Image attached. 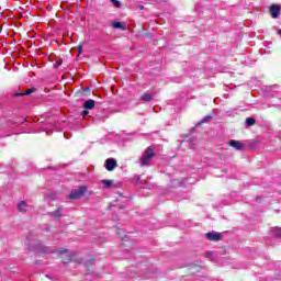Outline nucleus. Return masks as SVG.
Here are the masks:
<instances>
[{
	"mask_svg": "<svg viewBox=\"0 0 281 281\" xmlns=\"http://www.w3.org/2000/svg\"><path fill=\"white\" fill-rule=\"evenodd\" d=\"M60 256H67V259L63 258V262L67 265L70 260H74L75 262H78V265L82 263V258L77 257L76 254H72L68 249L60 248L59 249Z\"/></svg>",
	"mask_w": 281,
	"mask_h": 281,
	"instance_id": "1",
	"label": "nucleus"
},
{
	"mask_svg": "<svg viewBox=\"0 0 281 281\" xmlns=\"http://www.w3.org/2000/svg\"><path fill=\"white\" fill-rule=\"evenodd\" d=\"M246 124L247 126H254L256 124V120H254L252 117H247Z\"/></svg>",
	"mask_w": 281,
	"mask_h": 281,
	"instance_id": "16",
	"label": "nucleus"
},
{
	"mask_svg": "<svg viewBox=\"0 0 281 281\" xmlns=\"http://www.w3.org/2000/svg\"><path fill=\"white\" fill-rule=\"evenodd\" d=\"M206 258H212V252L211 251L206 252Z\"/></svg>",
	"mask_w": 281,
	"mask_h": 281,
	"instance_id": "20",
	"label": "nucleus"
},
{
	"mask_svg": "<svg viewBox=\"0 0 281 281\" xmlns=\"http://www.w3.org/2000/svg\"><path fill=\"white\" fill-rule=\"evenodd\" d=\"M80 54H82V46H78V56H80Z\"/></svg>",
	"mask_w": 281,
	"mask_h": 281,
	"instance_id": "19",
	"label": "nucleus"
},
{
	"mask_svg": "<svg viewBox=\"0 0 281 281\" xmlns=\"http://www.w3.org/2000/svg\"><path fill=\"white\" fill-rule=\"evenodd\" d=\"M83 106H85V109H93L95 106V101L90 99L85 102Z\"/></svg>",
	"mask_w": 281,
	"mask_h": 281,
	"instance_id": "9",
	"label": "nucleus"
},
{
	"mask_svg": "<svg viewBox=\"0 0 281 281\" xmlns=\"http://www.w3.org/2000/svg\"><path fill=\"white\" fill-rule=\"evenodd\" d=\"M47 248H43V251H46Z\"/></svg>",
	"mask_w": 281,
	"mask_h": 281,
	"instance_id": "23",
	"label": "nucleus"
},
{
	"mask_svg": "<svg viewBox=\"0 0 281 281\" xmlns=\"http://www.w3.org/2000/svg\"><path fill=\"white\" fill-rule=\"evenodd\" d=\"M18 210H19V212H22V213L27 212V202L21 201V202L18 204Z\"/></svg>",
	"mask_w": 281,
	"mask_h": 281,
	"instance_id": "8",
	"label": "nucleus"
},
{
	"mask_svg": "<svg viewBox=\"0 0 281 281\" xmlns=\"http://www.w3.org/2000/svg\"><path fill=\"white\" fill-rule=\"evenodd\" d=\"M270 14H271L272 19H278V16L280 14V7L278 4H272L270 7Z\"/></svg>",
	"mask_w": 281,
	"mask_h": 281,
	"instance_id": "7",
	"label": "nucleus"
},
{
	"mask_svg": "<svg viewBox=\"0 0 281 281\" xmlns=\"http://www.w3.org/2000/svg\"><path fill=\"white\" fill-rule=\"evenodd\" d=\"M110 1L111 3H113L115 8H122V3L120 2V0H110Z\"/></svg>",
	"mask_w": 281,
	"mask_h": 281,
	"instance_id": "18",
	"label": "nucleus"
},
{
	"mask_svg": "<svg viewBox=\"0 0 281 281\" xmlns=\"http://www.w3.org/2000/svg\"><path fill=\"white\" fill-rule=\"evenodd\" d=\"M82 115H83V117H86V115H89V112L88 111H83Z\"/></svg>",
	"mask_w": 281,
	"mask_h": 281,
	"instance_id": "21",
	"label": "nucleus"
},
{
	"mask_svg": "<svg viewBox=\"0 0 281 281\" xmlns=\"http://www.w3.org/2000/svg\"><path fill=\"white\" fill-rule=\"evenodd\" d=\"M279 34L281 35V29L279 30Z\"/></svg>",
	"mask_w": 281,
	"mask_h": 281,
	"instance_id": "22",
	"label": "nucleus"
},
{
	"mask_svg": "<svg viewBox=\"0 0 281 281\" xmlns=\"http://www.w3.org/2000/svg\"><path fill=\"white\" fill-rule=\"evenodd\" d=\"M153 157H155V151L153 148L148 147L139 159L140 166H149L150 161H153Z\"/></svg>",
	"mask_w": 281,
	"mask_h": 281,
	"instance_id": "2",
	"label": "nucleus"
},
{
	"mask_svg": "<svg viewBox=\"0 0 281 281\" xmlns=\"http://www.w3.org/2000/svg\"><path fill=\"white\" fill-rule=\"evenodd\" d=\"M34 91H36V89L31 88L29 90H26L25 92L22 93H15L16 97H21V95H30L31 93H34Z\"/></svg>",
	"mask_w": 281,
	"mask_h": 281,
	"instance_id": "13",
	"label": "nucleus"
},
{
	"mask_svg": "<svg viewBox=\"0 0 281 281\" xmlns=\"http://www.w3.org/2000/svg\"><path fill=\"white\" fill-rule=\"evenodd\" d=\"M205 237L207 240H213L214 243H217V240H221L223 238V235L221 233L212 232V233H206Z\"/></svg>",
	"mask_w": 281,
	"mask_h": 281,
	"instance_id": "6",
	"label": "nucleus"
},
{
	"mask_svg": "<svg viewBox=\"0 0 281 281\" xmlns=\"http://www.w3.org/2000/svg\"><path fill=\"white\" fill-rule=\"evenodd\" d=\"M207 122H212V116H210V115L204 116L202 119V121L200 123H198V126H200V124H207Z\"/></svg>",
	"mask_w": 281,
	"mask_h": 281,
	"instance_id": "15",
	"label": "nucleus"
},
{
	"mask_svg": "<svg viewBox=\"0 0 281 281\" xmlns=\"http://www.w3.org/2000/svg\"><path fill=\"white\" fill-rule=\"evenodd\" d=\"M101 183L104 186V188H113V180H102Z\"/></svg>",
	"mask_w": 281,
	"mask_h": 281,
	"instance_id": "14",
	"label": "nucleus"
},
{
	"mask_svg": "<svg viewBox=\"0 0 281 281\" xmlns=\"http://www.w3.org/2000/svg\"><path fill=\"white\" fill-rule=\"evenodd\" d=\"M115 168H117V160H115L114 158H108L105 160V169L109 170V172L115 170Z\"/></svg>",
	"mask_w": 281,
	"mask_h": 281,
	"instance_id": "4",
	"label": "nucleus"
},
{
	"mask_svg": "<svg viewBox=\"0 0 281 281\" xmlns=\"http://www.w3.org/2000/svg\"><path fill=\"white\" fill-rule=\"evenodd\" d=\"M140 100H142L143 102H150V100H153V94L146 92V93L143 94V97L140 98Z\"/></svg>",
	"mask_w": 281,
	"mask_h": 281,
	"instance_id": "10",
	"label": "nucleus"
},
{
	"mask_svg": "<svg viewBox=\"0 0 281 281\" xmlns=\"http://www.w3.org/2000/svg\"><path fill=\"white\" fill-rule=\"evenodd\" d=\"M272 234L277 237V238H280L281 236V229L276 227L272 229Z\"/></svg>",
	"mask_w": 281,
	"mask_h": 281,
	"instance_id": "17",
	"label": "nucleus"
},
{
	"mask_svg": "<svg viewBox=\"0 0 281 281\" xmlns=\"http://www.w3.org/2000/svg\"><path fill=\"white\" fill-rule=\"evenodd\" d=\"M87 192V187H79L70 192L69 199L76 200L81 199L82 195Z\"/></svg>",
	"mask_w": 281,
	"mask_h": 281,
	"instance_id": "3",
	"label": "nucleus"
},
{
	"mask_svg": "<svg viewBox=\"0 0 281 281\" xmlns=\"http://www.w3.org/2000/svg\"><path fill=\"white\" fill-rule=\"evenodd\" d=\"M112 26L114 27V30H126V26L121 22H113Z\"/></svg>",
	"mask_w": 281,
	"mask_h": 281,
	"instance_id": "11",
	"label": "nucleus"
},
{
	"mask_svg": "<svg viewBox=\"0 0 281 281\" xmlns=\"http://www.w3.org/2000/svg\"><path fill=\"white\" fill-rule=\"evenodd\" d=\"M228 146H231L232 148H235V150H243L245 148V144L236 139H231L228 142Z\"/></svg>",
	"mask_w": 281,
	"mask_h": 281,
	"instance_id": "5",
	"label": "nucleus"
},
{
	"mask_svg": "<svg viewBox=\"0 0 281 281\" xmlns=\"http://www.w3.org/2000/svg\"><path fill=\"white\" fill-rule=\"evenodd\" d=\"M63 214V209H58L57 211L50 213V216H53V218H60Z\"/></svg>",
	"mask_w": 281,
	"mask_h": 281,
	"instance_id": "12",
	"label": "nucleus"
}]
</instances>
